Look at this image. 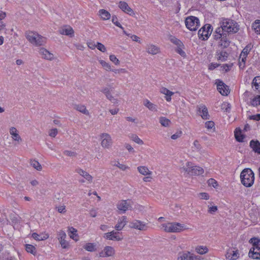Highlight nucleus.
Masks as SVG:
<instances>
[{"mask_svg": "<svg viewBox=\"0 0 260 260\" xmlns=\"http://www.w3.org/2000/svg\"><path fill=\"white\" fill-rule=\"evenodd\" d=\"M139 172L144 176L150 175L152 174V172L149 171L147 167L145 166H140L137 168Z\"/></svg>", "mask_w": 260, "mask_h": 260, "instance_id": "obj_31", "label": "nucleus"}, {"mask_svg": "<svg viewBox=\"0 0 260 260\" xmlns=\"http://www.w3.org/2000/svg\"><path fill=\"white\" fill-rule=\"evenodd\" d=\"M31 237L37 241H42L48 239L49 238V235L48 234L43 233L40 234L34 233L31 235Z\"/></svg>", "mask_w": 260, "mask_h": 260, "instance_id": "obj_23", "label": "nucleus"}, {"mask_svg": "<svg viewBox=\"0 0 260 260\" xmlns=\"http://www.w3.org/2000/svg\"><path fill=\"white\" fill-rule=\"evenodd\" d=\"M160 92L166 95L165 99L167 101L170 102L171 101V96L174 94V93L165 87H162Z\"/></svg>", "mask_w": 260, "mask_h": 260, "instance_id": "obj_24", "label": "nucleus"}, {"mask_svg": "<svg viewBox=\"0 0 260 260\" xmlns=\"http://www.w3.org/2000/svg\"><path fill=\"white\" fill-rule=\"evenodd\" d=\"M101 138L102 139L101 145L103 147L108 148L111 145L112 139L108 134H102Z\"/></svg>", "mask_w": 260, "mask_h": 260, "instance_id": "obj_9", "label": "nucleus"}, {"mask_svg": "<svg viewBox=\"0 0 260 260\" xmlns=\"http://www.w3.org/2000/svg\"><path fill=\"white\" fill-rule=\"evenodd\" d=\"M76 172L83 177L85 179L89 182H91L92 177L87 172L81 169V168H77L75 170Z\"/></svg>", "mask_w": 260, "mask_h": 260, "instance_id": "obj_22", "label": "nucleus"}, {"mask_svg": "<svg viewBox=\"0 0 260 260\" xmlns=\"http://www.w3.org/2000/svg\"><path fill=\"white\" fill-rule=\"evenodd\" d=\"M104 254L103 252L100 253L101 257H109L112 256L115 254V250L113 247L109 246H106L104 249Z\"/></svg>", "mask_w": 260, "mask_h": 260, "instance_id": "obj_17", "label": "nucleus"}, {"mask_svg": "<svg viewBox=\"0 0 260 260\" xmlns=\"http://www.w3.org/2000/svg\"><path fill=\"white\" fill-rule=\"evenodd\" d=\"M235 136L236 140L238 142H243L244 138V136L241 134V132L239 129V132H237V129L235 132Z\"/></svg>", "mask_w": 260, "mask_h": 260, "instance_id": "obj_42", "label": "nucleus"}, {"mask_svg": "<svg viewBox=\"0 0 260 260\" xmlns=\"http://www.w3.org/2000/svg\"><path fill=\"white\" fill-rule=\"evenodd\" d=\"M25 37L30 43L36 46H42L46 43V38L36 32L27 31L25 32Z\"/></svg>", "mask_w": 260, "mask_h": 260, "instance_id": "obj_3", "label": "nucleus"}, {"mask_svg": "<svg viewBox=\"0 0 260 260\" xmlns=\"http://www.w3.org/2000/svg\"><path fill=\"white\" fill-rule=\"evenodd\" d=\"M188 255H190L189 252L180 254L178 257V260H187Z\"/></svg>", "mask_w": 260, "mask_h": 260, "instance_id": "obj_53", "label": "nucleus"}, {"mask_svg": "<svg viewBox=\"0 0 260 260\" xmlns=\"http://www.w3.org/2000/svg\"><path fill=\"white\" fill-rule=\"evenodd\" d=\"M112 22L117 26L120 27L122 30H124V28L122 26V25L120 24V23L118 21V18L115 16L114 15L112 17ZM123 32L127 36H129V34H127L125 30H123Z\"/></svg>", "mask_w": 260, "mask_h": 260, "instance_id": "obj_39", "label": "nucleus"}, {"mask_svg": "<svg viewBox=\"0 0 260 260\" xmlns=\"http://www.w3.org/2000/svg\"><path fill=\"white\" fill-rule=\"evenodd\" d=\"M246 57L247 56H241L240 55L239 61V66L240 68L243 69L244 68Z\"/></svg>", "mask_w": 260, "mask_h": 260, "instance_id": "obj_46", "label": "nucleus"}, {"mask_svg": "<svg viewBox=\"0 0 260 260\" xmlns=\"http://www.w3.org/2000/svg\"><path fill=\"white\" fill-rule=\"evenodd\" d=\"M145 106L148 108L151 111H157L156 106L151 103L148 100L146 99L144 101L143 103Z\"/></svg>", "mask_w": 260, "mask_h": 260, "instance_id": "obj_34", "label": "nucleus"}, {"mask_svg": "<svg viewBox=\"0 0 260 260\" xmlns=\"http://www.w3.org/2000/svg\"><path fill=\"white\" fill-rule=\"evenodd\" d=\"M100 64L107 71H111L110 65L103 60H99Z\"/></svg>", "mask_w": 260, "mask_h": 260, "instance_id": "obj_48", "label": "nucleus"}, {"mask_svg": "<svg viewBox=\"0 0 260 260\" xmlns=\"http://www.w3.org/2000/svg\"><path fill=\"white\" fill-rule=\"evenodd\" d=\"M221 108L224 111L229 112L231 110V105L228 103H224L221 105Z\"/></svg>", "mask_w": 260, "mask_h": 260, "instance_id": "obj_49", "label": "nucleus"}, {"mask_svg": "<svg viewBox=\"0 0 260 260\" xmlns=\"http://www.w3.org/2000/svg\"><path fill=\"white\" fill-rule=\"evenodd\" d=\"M239 253L237 250H234L229 248L226 252L225 257L229 260H236L239 257Z\"/></svg>", "mask_w": 260, "mask_h": 260, "instance_id": "obj_15", "label": "nucleus"}, {"mask_svg": "<svg viewBox=\"0 0 260 260\" xmlns=\"http://www.w3.org/2000/svg\"><path fill=\"white\" fill-rule=\"evenodd\" d=\"M74 109L86 115H88L89 114L84 105L75 104L74 105Z\"/></svg>", "mask_w": 260, "mask_h": 260, "instance_id": "obj_29", "label": "nucleus"}, {"mask_svg": "<svg viewBox=\"0 0 260 260\" xmlns=\"http://www.w3.org/2000/svg\"><path fill=\"white\" fill-rule=\"evenodd\" d=\"M228 54L225 51H221L217 54V59L223 61L226 60Z\"/></svg>", "mask_w": 260, "mask_h": 260, "instance_id": "obj_38", "label": "nucleus"}, {"mask_svg": "<svg viewBox=\"0 0 260 260\" xmlns=\"http://www.w3.org/2000/svg\"><path fill=\"white\" fill-rule=\"evenodd\" d=\"M113 165L114 166L117 167L118 168H119L120 170H121L122 171H125L128 168V167H127L124 165L120 164V162L119 161H115V163L114 164H113Z\"/></svg>", "mask_w": 260, "mask_h": 260, "instance_id": "obj_50", "label": "nucleus"}, {"mask_svg": "<svg viewBox=\"0 0 260 260\" xmlns=\"http://www.w3.org/2000/svg\"><path fill=\"white\" fill-rule=\"evenodd\" d=\"M147 52L150 54L155 55L160 51L159 48L153 44H148L146 46Z\"/></svg>", "mask_w": 260, "mask_h": 260, "instance_id": "obj_21", "label": "nucleus"}, {"mask_svg": "<svg viewBox=\"0 0 260 260\" xmlns=\"http://www.w3.org/2000/svg\"><path fill=\"white\" fill-rule=\"evenodd\" d=\"M191 166V162H187L186 164V167H183L181 168L182 171L187 172L188 174H190V169L189 167Z\"/></svg>", "mask_w": 260, "mask_h": 260, "instance_id": "obj_52", "label": "nucleus"}, {"mask_svg": "<svg viewBox=\"0 0 260 260\" xmlns=\"http://www.w3.org/2000/svg\"><path fill=\"white\" fill-rule=\"evenodd\" d=\"M127 222V221L126 217L123 216L118 219L117 223L115 226V229L118 231H121L126 224Z\"/></svg>", "mask_w": 260, "mask_h": 260, "instance_id": "obj_19", "label": "nucleus"}, {"mask_svg": "<svg viewBox=\"0 0 260 260\" xmlns=\"http://www.w3.org/2000/svg\"><path fill=\"white\" fill-rule=\"evenodd\" d=\"M183 46H178L176 49V51L181 56L185 57L186 56L185 52L182 50Z\"/></svg>", "mask_w": 260, "mask_h": 260, "instance_id": "obj_54", "label": "nucleus"}, {"mask_svg": "<svg viewBox=\"0 0 260 260\" xmlns=\"http://www.w3.org/2000/svg\"><path fill=\"white\" fill-rule=\"evenodd\" d=\"M185 25L189 30L195 31L200 26V21L197 17L190 16L186 18Z\"/></svg>", "mask_w": 260, "mask_h": 260, "instance_id": "obj_5", "label": "nucleus"}, {"mask_svg": "<svg viewBox=\"0 0 260 260\" xmlns=\"http://www.w3.org/2000/svg\"><path fill=\"white\" fill-rule=\"evenodd\" d=\"M249 119L251 120H254L255 121H258L260 120V114L256 115H250L249 116Z\"/></svg>", "mask_w": 260, "mask_h": 260, "instance_id": "obj_61", "label": "nucleus"}, {"mask_svg": "<svg viewBox=\"0 0 260 260\" xmlns=\"http://www.w3.org/2000/svg\"><path fill=\"white\" fill-rule=\"evenodd\" d=\"M39 53L42 55V57L45 59L52 60L54 58V55L52 53L44 48L40 49Z\"/></svg>", "mask_w": 260, "mask_h": 260, "instance_id": "obj_16", "label": "nucleus"}, {"mask_svg": "<svg viewBox=\"0 0 260 260\" xmlns=\"http://www.w3.org/2000/svg\"><path fill=\"white\" fill-rule=\"evenodd\" d=\"M214 126V122L212 121H208L205 122V127L209 129L212 128Z\"/></svg>", "mask_w": 260, "mask_h": 260, "instance_id": "obj_59", "label": "nucleus"}, {"mask_svg": "<svg viewBox=\"0 0 260 260\" xmlns=\"http://www.w3.org/2000/svg\"><path fill=\"white\" fill-rule=\"evenodd\" d=\"M249 256L253 259H259L260 258V250H257L255 249V248H251L249 252Z\"/></svg>", "mask_w": 260, "mask_h": 260, "instance_id": "obj_27", "label": "nucleus"}, {"mask_svg": "<svg viewBox=\"0 0 260 260\" xmlns=\"http://www.w3.org/2000/svg\"><path fill=\"white\" fill-rule=\"evenodd\" d=\"M171 42L174 43V44L178 46H184L182 42L179 40V39H177L175 37H173L171 39Z\"/></svg>", "mask_w": 260, "mask_h": 260, "instance_id": "obj_51", "label": "nucleus"}, {"mask_svg": "<svg viewBox=\"0 0 260 260\" xmlns=\"http://www.w3.org/2000/svg\"><path fill=\"white\" fill-rule=\"evenodd\" d=\"M131 138L133 141L138 144L142 145L144 143L143 141L140 139L136 135H132L131 137Z\"/></svg>", "mask_w": 260, "mask_h": 260, "instance_id": "obj_47", "label": "nucleus"}, {"mask_svg": "<svg viewBox=\"0 0 260 260\" xmlns=\"http://www.w3.org/2000/svg\"><path fill=\"white\" fill-rule=\"evenodd\" d=\"M111 91V88L108 87H104L101 90V92L105 94L107 99L114 104H117L118 101L112 95Z\"/></svg>", "mask_w": 260, "mask_h": 260, "instance_id": "obj_14", "label": "nucleus"}, {"mask_svg": "<svg viewBox=\"0 0 260 260\" xmlns=\"http://www.w3.org/2000/svg\"><path fill=\"white\" fill-rule=\"evenodd\" d=\"M66 237V234L63 231L60 230L59 232H58L57 234V238L59 241L61 247L63 249L68 248L69 247V244L65 240Z\"/></svg>", "mask_w": 260, "mask_h": 260, "instance_id": "obj_10", "label": "nucleus"}, {"mask_svg": "<svg viewBox=\"0 0 260 260\" xmlns=\"http://www.w3.org/2000/svg\"><path fill=\"white\" fill-rule=\"evenodd\" d=\"M238 30V26L235 21L226 19L223 21L221 27L216 29L213 34L214 39L219 40L218 46L222 48H226L231 43L229 33H236Z\"/></svg>", "mask_w": 260, "mask_h": 260, "instance_id": "obj_1", "label": "nucleus"}, {"mask_svg": "<svg viewBox=\"0 0 260 260\" xmlns=\"http://www.w3.org/2000/svg\"><path fill=\"white\" fill-rule=\"evenodd\" d=\"M131 228L137 229L140 231H145L147 229L146 224L140 220H136L130 223Z\"/></svg>", "mask_w": 260, "mask_h": 260, "instance_id": "obj_12", "label": "nucleus"}, {"mask_svg": "<svg viewBox=\"0 0 260 260\" xmlns=\"http://www.w3.org/2000/svg\"><path fill=\"white\" fill-rule=\"evenodd\" d=\"M212 31L211 25L209 24H205L198 31L199 38L203 40H207L211 34Z\"/></svg>", "mask_w": 260, "mask_h": 260, "instance_id": "obj_6", "label": "nucleus"}, {"mask_svg": "<svg viewBox=\"0 0 260 260\" xmlns=\"http://www.w3.org/2000/svg\"><path fill=\"white\" fill-rule=\"evenodd\" d=\"M119 8L124 13L133 16L135 15V13L133 9L129 7L127 3L124 1H120L119 3Z\"/></svg>", "mask_w": 260, "mask_h": 260, "instance_id": "obj_13", "label": "nucleus"}, {"mask_svg": "<svg viewBox=\"0 0 260 260\" xmlns=\"http://www.w3.org/2000/svg\"><path fill=\"white\" fill-rule=\"evenodd\" d=\"M60 34L65 35L67 36H72L74 34V30L70 26H68L65 28H62L59 30Z\"/></svg>", "mask_w": 260, "mask_h": 260, "instance_id": "obj_33", "label": "nucleus"}, {"mask_svg": "<svg viewBox=\"0 0 260 260\" xmlns=\"http://www.w3.org/2000/svg\"><path fill=\"white\" fill-rule=\"evenodd\" d=\"M199 256H194L190 253V255H188L187 260H199Z\"/></svg>", "mask_w": 260, "mask_h": 260, "instance_id": "obj_64", "label": "nucleus"}, {"mask_svg": "<svg viewBox=\"0 0 260 260\" xmlns=\"http://www.w3.org/2000/svg\"><path fill=\"white\" fill-rule=\"evenodd\" d=\"M260 98L259 95H257L250 101V105L253 107H256L260 105Z\"/></svg>", "mask_w": 260, "mask_h": 260, "instance_id": "obj_43", "label": "nucleus"}, {"mask_svg": "<svg viewBox=\"0 0 260 260\" xmlns=\"http://www.w3.org/2000/svg\"><path fill=\"white\" fill-rule=\"evenodd\" d=\"M208 184L213 186L214 188H217L218 186L217 182L214 179L211 178L208 180Z\"/></svg>", "mask_w": 260, "mask_h": 260, "instance_id": "obj_56", "label": "nucleus"}, {"mask_svg": "<svg viewBox=\"0 0 260 260\" xmlns=\"http://www.w3.org/2000/svg\"><path fill=\"white\" fill-rule=\"evenodd\" d=\"M68 231L70 237L75 241H78L77 230L73 227H71L69 228Z\"/></svg>", "mask_w": 260, "mask_h": 260, "instance_id": "obj_30", "label": "nucleus"}, {"mask_svg": "<svg viewBox=\"0 0 260 260\" xmlns=\"http://www.w3.org/2000/svg\"><path fill=\"white\" fill-rule=\"evenodd\" d=\"M252 27H253L255 32L258 34H260V20H256L253 24Z\"/></svg>", "mask_w": 260, "mask_h": 260, "instance_id": "obj_44", "label": "nucleus"}, {"mask_svg": "<svg viewBox=\"0 0 260 260\" xmlns=\"http://www.w3.org/2000/svg\"><path fill=\"white\" fill-rule=\"evenodd\" d=\"M164 231L168 233H178L185 229L184 225L178 222H168L161 225Z\"/></svg>", "mask_w": 260, "mask_h": 260, "instance_id": "obj_4", "label": "nucleus"}, {"mask_svg": "<svg viewBox=\"0 0 260 260\" xmlns=\"http://www.w3.org/2000/svg\"><path fill=\"white\" fill-rule=\"evenodd\" d=\"M217 211V207L216 206H212V207H209L208 212L210 214H213Z\"/></svg>", "mask_w": 260, "mask_h": 260, "instance_id": "obj_60", "label": "nucleus"}, {"mask_svg": "<svg viewBox=\"0 0 260 260\" xmlns=\"http://www.w3.org/2000/svg\"><path fill=\"white\" fill-rule=\"evenodd\" d=\"M104 237L108 240L118 241H121L123 239V237L120 236V233L114 231L105 233Z\"/></svg>", "mask_w": 260, "mask_h": 260, "instance_id": "obj_8", "label": "nucleus"}, {"mask_svg": "<svg viewBox=\"0 0 260 260\" xmlns=\"http://www.w3.org/2000/svg\"><path fill=\"white\" fill-rule=\"evenodd\" d=\"M99 13L101 18L103 20H108L110 19L111 15L106 10L102 9L99 11Z\"/></svg>", "mask_w": 260, "mask_h": 260, "instance_id": "obj_36", "label": "nucleus"}, {"mask_svg": "<svg viewBox=\"0 0 260 260\" xmlns=\"http://www.w3.org/2000/svg\"><path fill=\"white\" fill-rule=\"evenodd\" d=\"M83 247L86 250L90 252L94 251L96 250L95 245L92 243H87Z\"/></svg>", "mask_w": 260, "mask_h": 260, "instance_id": "obj_41", "label": "nucleus"}, {"mask_svg": "<svg viewBox=\"0 0 260 260\" xmlns=\"http://www.w3.org/2000/svg\"><path fill=\"white\" fill-rule=\"evenodd\" d=\"M58 131L56 128H53L50 131L49 135L52 137H55L57 134Z\"/></svg>", "mask_w": 260, "mask_h": 260, "instance_id": "obj_62", "label": "nucleus"}, {"mask_svg": "<svg viewBox=\"0 0 260 260\" xmlns=\"http://www.w3.org/2000/svg\"><path fill=\"white\" fill-rule=\"evenodd\" d=\"M110 60L112 61L113 63H114L116 65L119 64V60L117 58V57L114 55H110L109 56Z\"/></svg>", "mask_w": 260, "mask_h": 260, "instance_id": "obj_58", "label": "nucleus"}, {"mask_svg": "<svg viewBox=\"0 0 260 260\" xmlns=\"http://www.w3.org/2000/svg\"><path fill=\"white\" fill-rule=\"evenodd\" d=\"M57 209V211L59 213H64L66 212V206H61L58 207H56Z\"/></svg>", "mask_w": 260, "mask_h": 260, "instance_id": "obj_63", "label": "nucleus"}, {"mask_svg": "<svg viewBox=\"0 0 260 260\" xmlns=\"http://www.w3.org/2000/svg\"><path fill=\"white\" fill-rule=\"evenodd\" d=\"M96 47L100 51L105 52L106 51V48L105 46L102 43L97 42V44L96 45Z\"/></svg>", "mask_w": 260, "mask_h": 260, "instance_id": "obj_55", "label": "nucleus"}, {"mask_svg": "<svg viewBox=\"0 0 260 260\" xmlns=\"http://www.w3.org/2000/svg\"><path fill=\"white\" fill-rule=\"evenodd\" d=\"M196 251L200 254H204L208 252V249L206 246H198L196 248Z\"/></svg>", "mask_w": 260, "mask_h": 260, "instance_id": "obj_37", "label": "nucleus"}, {"mask_svg": "<svg viewBox=\"0 0 260 260\" xmlns=\"http://www.w3.org/2000/svg\"><path fill=\"white\" fill-rule=\"evenodd\" d=\"M30 164L36 170L38 171H41L42 170V166L38 161L35 160H31Z\"/></svg>", "mask_w": 260, "mask_h": 260, "instance_id": "obj_45", "label": "nucleus"}, {"mask_svg": "<svg viewBox=\"0 0 260 260\" xmlns=\"http://www.w3.org/2000/svg\"><path fill=\"white\" fill-rule=\"evenodd\" d=\"M217 89L222 95H228L230 93L229 87L222 81H219L217 83Z\"/></svg>", "mask_w": 260, "mask_h": 260, "instance_id": "obj_11", "label": "nucleus"}, {"mask_svg": "<svg viewBox=\"0 0 260 260\" xmlns=\"http://www.w3.org/2000/svg\"><path fill=\"white\" fill-rule=\"evenodd\" d=\"M190 169V175H200L204 173V170L202 168L199 166H193L191 164V166L189 167Z\"/></svg>", "mask_w": 260, "mask_h": 260, "instance_id": "obj_20", "label": "nucleus"}, {"mask_svg": "<svg viewBox=\"0 0 260 260\" xmlns=\"http://www.w3.org/2000/svg\"><path fill=\"white\" fill-rule=\"evenodd\" d=\"M240 179L242 184L246 187H251L254 183V174L249 168L242 170L240 174Z\"/></svg>", "mask_w": 260, "mask_h": 260, "instance_id": "obj_2", "label": "nucleus"}, {"mask_svg": "<svg viewBox=\"0 0 260 260\" xmlns=\"http://www.w3.org/2000/svg\"><path fill=\"white\" fill-rule=\"evenodd\" d=\"M131 203L132 201L129 200H121L117 203V208L122 213H125L127 210L132 208Z\"/></svg>", "mask_w": 260, "mask_h": 260, "instance_id": "obj_7", "label": "nucleus"}, {"mask_svg": "<svg viewBox=\"0 0 260 260\" xmlns=\"http://www.w3.org/2000/svg\"><path fill=\"white\" fill-rule=\"evenodd\" d=\"M253 87L260 93V76L255 77L252 82Z\"/></svg>", "mask_w": 260, "mask_h": 260, "instance_id": "obj_32", "label": "nucleus"}, {"mask_svg": "<svg viewBox=\"0 0 260 260\" xmlns=\"http://www.w3.org/2000/svg\"><path fill=\"white\" fill-rule=\"evenodd\" d=\"M10 134L12 135V139L17 141H21V138L18 133L17 129L14 127H12L10 129Z\"/></svg>", "mask_w": 260, "mask_h": 260, "instance_id": "obj_26", "label": "nucleus"}, {"mask_svg": "<svg viewBox=\"0 0 260 260\" xmlns=\"http://www.w3.org/2000/svg\"><path fill=\"white\" fill-rule=\"evenodd\" d=\"M250 146L255 152L260 154V143L258 141L251 140L250 142Z\"/></svg>", "mask_w": 260, "mask_h": 260, "instance_id": "obj_25", "label": "nucleus"}, {"mask_svg": "<svg viewBox=\"0 0 260 260\" xmlns=\"http://www.w3.org/2000/svg\"><path fill=\"white\" fill-rule=\"evenodd\" d=\"M198 111L203 119H209L210 115L208 114V109L205 105H200L199 107Z\"/></svg>", "mask_w": 260, "mask_h": 260, "instance_id": "obj_18", "label": "nucleus"}, {"mask_svg": "<svg viewBox=\"0 0 260 260\" xmlns=\"http://www.w3.org/2000/svg\"><path fill=\"white\" fill-rule=\"evenodd\" d=\"M63 153L64 155L70 157H75L77 155V153L75 152L70 150H65Z\"/></svg>", "mask_w": 260, "mask_h": 260, "instance_id": "obj_57", "label": "nucleus"}, {"mask_svg": "<svg viewBox=\"0 0 260 260\" xmlns=\"http://www.w3.org/2000/svg\"><path fill=\"white\" fill-rule=\"evenodd\" d=\"M249 243L252 244V248H255V250H260V240L256 237H253L249 240Z\"/></svg>", "mask_w": 260, "mask_h": 260, "instance_id": "obj_28", "label": "nucleus"}, {"mask_svg": "<svg viewBox=\"0 0 260 260\" xmlns=\"http://www.w3.org/2000/svg\"><path fill=\"white\" fill-rule=\"evenodd\" d=\"M25 250L27 252L30 253L34 255H36L37 254L36 247L31 244H26Z\"/></svg>", "mask_w": 260, "mask_h": 260, "instance_id": "obj_35", "label": "nucleus"}, {"mask_svg": "<svg viewBox=\"0 0 260 260\" xmlns=\"http://www.w3.org/2000/svg\"><path fill=\"white\" fill-rule=\"evenodd\" d=\"M159 121L162 126L165 127L169 126L171 123L170 120L165 117H160Z\"/></svg>", "mask_w": 260, "mask_h": 260, "instance_id": "obj_40", "label": "nucleus"}]
</instances>
